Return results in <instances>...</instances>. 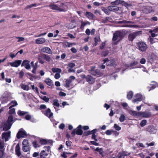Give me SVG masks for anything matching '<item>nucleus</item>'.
I'll return each mask as SVG.
<instances>
[{"label":"nucleus","mask_w":158,"mask_h":158,"mask_svg":"<svg viewBox=\"0 0 158 158\" xmlns=\"http://www.w3.org/2000/svg\"><path fill=\"white\" fill-rule=\"evenodd\" d=\"M91 131H85L83 133V136H87L88 135L91 134Z\"/></svg>","instance_id":"47"},{"label":"nucleus","mask_w":158,"mask_h":158,"mask_svg":"<svg viewBox=\"0 0 158 158\" xmlns=\"http://www.w3.org/2000/svg\"><path fill=\"white\" fill-rule=\"evenodd\" d=\"M133 96V92L132 91H130L127 93V98L129 100L131 99Z\"/></svg>","instance_id":"35"},{"label":"nucleus","mask_w":158,"mask_h":158,"mask_svg":"<svg viewBox=\"0 0 158 158\" xmlns=\"http://www.w3.org/2000/svg\"><path fill=\"white\" fill-rule=\"evenodd\" d=\"M141 32L142 31H137L130 34L128 36V40L132 41L136 36L142 33Z\"/></svg>","instance_id":"4"},{"label":"nucleus","mask_w":158,"mask_h":158,"mask_svg":"<svg viewBox=\"0 0 158 158\" xmlns=\"http://www.w3.org/2000/svg\"><path fill=\"white\" fill-rule=\"evenodd\" d=\"M151 83H154L150 84V86L147 87V89H148L149 91L155 89L157 85H158V84L154 81H152Z\"/></svg>","instance_id":"11"},{"label":"nucleus","mask_w":158,"mask_h":158,"mask_svg":"<svg viewBox=\"0 0 158 158\" xmlns=\"http://www.w3.org/2000/svg\"><path fill=\"white\" fill-rule=\"evenodd\" d=\"M90 23L87 21L83 22V21L81 22V25L80 27V28L81 29L83 30L84 28V27L86 25H90Z\"/></svg>","instance_id":"20"},{"label":"nucleus","mask_w":158,"mask_h":158,"mask_svg":"<svg viewBox=\"0 0 158 158\" xmlns=\"http://www.w3.org/2000/svg\"><path fill=\"white\" fill-rule=\"evenodd\" d=\"M41 111L43 114L49 118H51L53 115V113L51 112V110L49 108H48L45 111L42 110Z\"/></svg>","instance_id":"9"},{"label":"nucleus","mask_w":158,"mask_h":158,"mask_svg":"<svg viewBox=\"0 0 158 158\" xmlns=\"http://www.w3.org/2000/svg\"><path fill=\"white\" fill-rule=\"evenodd\" d=\"M45 40L44 38H40L37 39L35 40V42L37 44H42L45 42Z\"/></svg>","instance_id":"22"},{"label":"nucleus","mask_w":158,"mask_h":158,"mask_svg":"<svg viewBox=\"0 0 158 158\" xmlns=\"http://www.w3.org/2000/svg\"><path fill=\"white\" fill-rule=\"evenodd\" d=\"M108 9L110 11L116 12L119 10L118 7L114 5L109 6L108 7Z\"/></svg>","instance_id":"15"},{"label":"nucleus","mask_w":158,"mask_h":158,"mask_svg":"<svg viewBox=\"0 0 158 158\" xmlns=\"http://www.w3.org/2000/svg\"><path fill=\"white\" fill-rule=\"evenodd\" d=\"M152 32H154V33H157L158 32V27L152 30H150L149 31V32L150 33H152Z\"/></svg>","instance_id":"61"},{"label":"nucleus","mask_w":158,"mask_h":158,"mask_svg":"<svg viewBox=\"0 0 158 158\" xmlns=\"http://www.w3.org/2000/svg\"><path fill=\"white\" fill-rule=\"evenodd\" d=\"M121 4L123 6H124L125 7L127 8L128 6H130L131 5L130 4L127 3L124 1H122Z\"/></svg>","instance_id":"41"},{"label":"nucleus","mask_w":158,"mask_h":158,"mask_svg":"<svg viewBox=\"0 0 158 158\" xmlns=\"http://www.w3.org/2000/svg\"><path fill=\"white\" fill-rule=\"evenodd\" d=\"M46 108L47 106L46 105L44 104H41L40 106L39 109L40 110H42L43 109H45Z\"/></svg>","instance_id":"59"},{"label":"nucleus","mask_w":158,"mask_h":158,"mask_svg":"<svg viewBox=\"0 0 158 158\" xmlns=\"http://www.w3.org/2000/svg\"><path fill=\"white\" fill-rule=\"evenodd\" d=\"M138 64V62L137 61H134L131 62L130 64V66L131 67H132L135 65H136Z\"/></svg>","instance_id":"60"},{"label":"nucleus","mask_w":158,"mask_h":158,"mask_svg":"<svg viewBox=\"0 0 158 158\" xmlns=\"http://www.w3.org/2000/svg\"><path fill=\"white\" fill-rule=\"evenodd\" d=\"M121 0H116L114 2H111L110 3L112 5H118L119 4H121Z\"/></svg>","instance_id":"34"},{"label":"nucleus","mask_w":158,"mask_h":158,"mask_svg":"<svg viewBox=\"0 0 158 158\" xmlns=\"http://www.w3.org/2000/svg\"><path fill=\"white\" fill-rule=\"evenodd\" d=\"M147 123V121L146 120L143 119L140 123V125L141 127H143L146 125Z\"/></svg>","instance_id":"42"},{"label":"nucleus","mask_w":158,"mask_h":158,"mask_svg":"<svg viewBox=\"0 0 158 158\" xmlns=\"http://www.w3.org/2000/svg\"><path fill=\"white\" fill-rule=\"evenodd\" d=\"M48 7L53 10L59 11V8L58 7L56 3V4H50L48 6Z\"/></svg>","instance_id":"21"},{"label":"nucleus","mask_w":158,"mask_h":158,"mask_svg":"<svg viewBox=\"0 0 158 158\" xmlns=\"http://www.w3.org/2000/svg\"><path fill=\"white\" fill-rule=\"evenodd\" d=\"M44 82L46 83V84L49 85L51 86H52V82L51 80L49 78L46 79L45 81Z\"/></svg>","instance_id":"31"},{"label":"nucleus","mask_w":158,"mask_h":158,"mask_svg":"<svg viewBox=\"0 0 158 158\" xmlns=\"http://www.w3.org/2000/svg\"><path fill=\"white\" fill-rule=\"evenodd\" d=\"M82 126L81 125H79L76 129H74L72 132V136L74 137L76 134L78 135H81L83 134V131L82 130Z\"/></svg>","instance_id":"2"},{"label":"nucleus","mask_w":158,"mask_h":158,"mask_svg":"<svg viewBox=\"0 0 158 158\" xmlns=\"http://www.w3.org/2000/svg\"><path fill=\"white\" fill-rule=\"evenodd\" d=\"M43 59V58L42 57V55L41 56H39L38 57V60L39 62L41 64H43L44 63V61L42 60Z\"/></svg>","instance_id":"53"},{"label":"nucleus","mask_w":158,"mask_h":158,"mask_svg":"<svg viewBox=\"0 0 158 158\" xmlns=\"http://www.w3.org/2000/svg\"><path fill=\"white\" fill-rule=\"evenodd\" d=\"M98 131V130L97 129H94L93 130H92L91 134L92 135L91 136L92 139L94 140L95 141H97L98 139L96 138V135L95 133Z\"/></svg>","instance_id":"17"},{"label":"nucleus","mask_w":158,"mask_h":158,"mask_svg":"<svg viewBox=\"0 0 158 158\" xmlns=\"http://www.w3.org/2000/svg\"><path fill=\"white\" fill-rule=\"evenodd\" d=\"M105 45V42H102L100 46V48L101 49H103L104 48Z\"/></svg>","instance_id":"63"},{"label":"nucleus","mask_w":158,"mask_h":158,"mask_svg":"<svg viewBox=\"0 0 158 158\" xmlns=\"http://www.w3.org/2000/svg\"><path fill=\"white\" fill-rule=\"evenodd\" d=\"M126 34L125 31L123 30L115 31L113 34V41H115L119 39H121L125 36Z\"/></svg>","instance_id":"1"},{"label":"nucleus","mask_w":158,"mask_h":158,"mask_svg":"<svg viewBox=\"0 0 158 158\" xmlns=\"http://www.w3.org/2000/svg\"><path fill=\"white\" fill-rule=\"evenodd\" d=\"M109 53V51H103L101 53V56H102L105 57Z\"/></svg>","instance_id":"54"},{"label":"nucleus","mask_w":158,"mask_h":158,"mask_svg":"<svg viewBox=\"0 0 158 158\" xmlns=\"http://www.w3.org/2000/svg\"><path fill=\"white\" fill-rule=\"evenodd\" d=\"M22 149L23 151L27 152L30 150V145L23 146Z\"/></svg>","instance_id":"32"},{"label":"nucleus","mask_w":158,"mask_h":158,"mask_svg":"<svg viewBox=\"0 0 158 158\" xmlns=\"http://www.w3.org/2000/svg\"><path fill=\"white\" fill-rule=\"evenodd\" d=\"M43 52L47 53L50 54L52 52L51 49L48 47H45L43 48Z\"/></svg>","instance_id":"29"},{"label":"nucleus","mask_w":158,"mask_h":158,"mask_svg":"<svg viewBox=\"0 0 158 158\" xmlns=\"http://www.w3.org/2000/svg\"><path fill=\"white\" fill-rule=\"evenodd\" d=\"M146 60L144 58H141L140 61V63L141 64H143L146 63Z\"/></svg>","instance_id":"64"},{"label":"nucleus","mask_w":158,"mask_h":158,"mask_svg":"<svg viewBox=\"0 0 158 158\" xmlns=\"http://www.w3.org/2000/svg\"><path fill=\"white\" fill-rule=\"evenodd\" d=\"M114 64V61L113 60H108L107 63V65L108 66H113Z\"/></svg>","instance_id":"36"},{"label":"nucleus","mask_w":158,"mask_h":158,"mask_svg":"<svg viewBox=\"0 0 158 158\" xmlns=\"http://www.w3.org/2000/svg\"><path fill=\"white\" fill-rule=\"evenodd\" d=\"M72 82V81L70 80L67 79L65 81V87L67 88H69L70 87V84Z\"/></svg>","instance_id":"37"},{"label":"nucleus","mask_w":158,"mask_h":158,"mask_svg":"<svg viewBox=\"0 0 158 158\" xmlns=\"http://www.w3.org/2000/svg\"><path fill=\"white\" fill-rule=\"evenodd\" d=\"M71 153H68L66 152H64L62 154H61V156L62 157H63L64 158H67V156H66V154H69Z\"/></svg>","instance_id":"55"},{"label":"nucleus","mask_w":158,"mask_h":158,"mask_svg":"<svg viewBox=\"0 0 158 158\" xmlns=\"http://www.w3.org/2000/svg\"><path fill=\"white\" fill-rule=\"evenodd\" d=\"M14 121H13V116L12 115H10L9 116L6 122L7 124H12Z\"/></svg>","instance_id":"24"},{"label":"nucleus","mask_w":158,"mask_h":158,"mask_svg":"<svg viewBox=\"0 0 158 158\" xmlns=\"http://www.w3.org/2000/svg\"><path fill=\"white\" fill-rule=\"evenodd\" d=\"M125 119V117L123 114H122L121 115L119 118V121L121 122L124 121Z\"/></svg>","instance_id":"48"},{"label":"nucleus","mask_w":158,"mask_h":158,"mask_svg":"<svg viewBox=\"0 0 158 158\" xmlns=\"http://www.w3.org/2000/svg\"><path fill=\"white\" fill-rule=\"evenodd\" d=\"M127 152L123 151L121 152H119L118 154V158H124L125 156L129 155V154H127Z\"/></svg>","instance_id":"18"},{"label":"nucleus","mask_w":158,"mask_h":158,"mask_svg":"<svg viewBox=\"0 0 158 158\" xmlns=\"http://www.w3.org/2000/svg\"><path fill=\"white\" fill-rule=\"evenodd\" d=\"M27 113V112L19 110L18 112V114L20 116H23Z\"/></svg>","instance_id":"39"},{"label":"nucleus","mask_w":158,"mask_h":158,"mask_svg":"<svg viewBox=\"0 0 158 158\" xmlns=\"http://www.w3.org/2000/svg\"><path fill=\"white\" fill-rule=\"evenodd\" d=\"M48 141L46 139H42L40 140V143L41 145H45L47 144Z\"/></svg>","instance_id":"43"},{"label":"nucleus","mask_w":158,"mask_h":158,"mask_svg":"<svg viewBox=\"0 0 158 158\" xmlns=\"http://www.w3.org/2000/svg\"><path fill=\"white\" fill-rule=\"evenodd\" d=\"M21 88L25 90H28L29 89V87L28 85H25L23 84H20Z\"/></svg>","instance_id":"28"},{"label":"nucleus","mask_w":158,"mask_h":158,"mask_svg":"<svg viewBox=\"0 0 158 158\" xmlns=\"http://www.w3.org/2000/svg\"><path fill=\"white\" fill-rule=\"evenodd\" d=\"M114 127L117 131H120L121 129V127L117 125L116 124H114Z\"/></svg>","instance_id":"56"},{"label":"nucleus","mask_w":158,"mask_h":158,"mask_svg":"<svg viewBox=\"0 0 158 158\" xmlns=\"http://www.w3.org/2000/svg\"><path fill=\"white\" fill-rule=\"evenodd\" d=\"M10 131L6 132H3L2 134V139L4 138L6 141L7 140L8 138L10 136Z\"/></svg>","instance_id":"16"},{"label":"nucleus","mask_w":158,"mask_h":158,"mask_svg":"<svg viewBox=\"0 0 158 158\" xmlns=\"http://www.w3.org/2000/svg\"><path fill=\"white\" fill-rule=\"evenodd\" d=\"M20 150L19 144L18 143L16 145L15 148V154L18 157H19L21 154Z\"/></svg>","instance_id":"13"},{"label":"nucleus","mask_w":158,"mask_h":158,"mask_svg":"<svg viewBox=\"0 0 158 158\" xmlns=\"http://www.w3.org/2000/svg\"><path fill=\"white\" fill-rule=\"evenodd\" d=\"M42 57L43 59L46 61L49 62L50 61L51 58L48 55H46L45 54H43Z\"/></svg>","instance_id":"27"},{"label":"nucleus","mask_w":158,"mask_h":158,"mask_svg":"<svg viewBox=\"0 0 158 158\" xmlns=\"http://www.w3.org/2000/svg\"><path fill=\"white\" fill-rule=\"evenodd\" d=\"M151 112L147 111L140 112L139 117H142L144 118H147L150 117L151 115Z\"/></svg>","instance_id":"8"},{"label":"nucleus","mask_w":158,"mask_h":158,"mask_svg":"<svg viewBox=\"0 0 158 158\" xmlns=\"http://www.w3.org/2000/svg\"><path fill=\"white\" fill-rule=\"evenodd\" d=\"M56 3L58 7L59 8V11L60 12L65 11V7H67V5L65 3L61 1H59Z\"/></svg>","instance_id":"5"},{"label":"nucleus","mask_w":158,"mask_h":158,"mask_svg":"<svg viewBox=\"0 0 158 158\" xmlns=\"http://www.w3.org/2000/svg\"><path fill=\"white\" fill-rule=\"evenodd\" d=\"M129 113L130 114L134 117H139L140 112H137L131 110L129 111Z\"/></svg>","instance_id":"19"},{"label":"nucleus","mask_w":158,"mask_h":158,"mask_svg":"<svg viewBox=\"0 0 158 158\" xmlns=\"http://www.w3.org/2000/svg\"><path fill=\"white\" fill-rule=\"evenodd\" d=\"M52 70L53 72L54 73L56 72V73H60L62 71L61 69L59 68H52Z\"/></svg>","instance_id":"30"},{"label":"nucleus","mask_w":158,"mask_h":158,"mask_svg":"<svg viewBox=\"0 0 158 158\" xmlns=\"http://www.w3.org/2000/svg\"><path fill=\"white\" fill-rule=\"evenodd\" d=\"M40 5V4H38V5H37V4L36 3H34L33 4H31V5H27L26 6V8L27 9H29V8H32V7L36 6L37 5Z\"/></svg>","instance_id":"51"},{"label":"nucleus","mask_w":158,"mask_h":158,"mask_svg":"<svg viewBox=\"0 0 158 158\" xmlns=\"http://www.w3.org/2000/svg\"><path fill=\"white\" fill-rule=\"evenodd\" d=\"M37 65H35V64L34 65L32 66V67L33 68V69L31 71V72L34 74H36V69L37 68Z\"/></svg>","instance_id":"52"},{"label":"nucleus","mask_w":158,"mask_h":158,"mask_svg":"<svg viewBox=\"0 0 158 158\" xmlns=\"http://www.w3.org/2000/svg\"><path fill=\"white\" fill-rule=\"evenodd\" d=\"M23 146L30 145L27 139H24L22 142Z\"/></svg>","instance_id":"45"},{"label":"nucleus","mask_w":158,"mask_h":158,"mask_svg":"<svg viewBox=\"0 0 158 158\" xmlns=\"http://www.w3.org/2000/svg\"><path fill=\"white\" fill-rule=\"evenodd\" d=\"M86 81L89 84H92L95 81L94 78L91 75H88L86 76Z\"/></svg>","instance_id":"14"},{"label":"nucleus","mask_w":158,"mask_h":158,"mask_svg":"<svg viewBox=\"0 0 158 158\" xmlns=\"http://www.w3.org/2000/svg\"><path fill=\"white\" fill-rule=\"evenodd\" d=\"M137 47L138 49L141 52H145L148 46L145 43L143 42H139L137 44Z\"/></svg>","instance_id":"3"},{"label":"nucleus","mask_w":158,"mask_h":158,"mask_svg":"<svg viewBox=\"0 0 158 158\" xmlns=\"http://www.w3.org/2000/svg\"><path fill=\"white\" fill-rule=\"evenodd\" d=\"M12 125V124H7V123H5L3 126V130L6 131L10 129Z\"/></svg>","instance_id":"25"},{"label":"nucleus","mask_w":158,"mask_h":158,"mask_svg":"<svg viewBox=\"0 0 158 158\" xmlns=\"http://www.w3.org/2000/svg\"><path fill=\"white\" fill-rule=\"evenodd\" d=\"M102 10L107 15H109L110 14V12L109 11L110 10L108 9H107L105 7H104L102 9Z\"/></svg>","instance_id":"50"},{"label":"nucleus","mask_w":158,"mask_h":158,"mask_svg":"<svg viewBox=\"0 0 158 158\" xmlns=\"http://www.w3.org/2000/svg\"><path fill=\"white\" fill-rule=\"evenodd\" d=\"M39 86L41 89H43L44 88V85L41 82L39 83Z\"/></svg>","instance_id":"62"},{"label":"nucleus","mask_w":158,"mask_h":158,"mask_svg":"<svg viewBox=\"0 0 158 158\" xmlns=\"http://www.w3.org/2000/svg\"><path fill=\"white\" fill-rule=\"evenodd\" d=\"M21 60H17L13 62H10L9 63L11 66L17 67L21 64Z\"/></svg>","instance_id":"10"},{"label":"nucleus","mask_w":158,"mask_h":158,"mask_svg":"<svg viewBox=\"0 0 158 158\" xmlns=\"http://www.w3.org/2000/svg\"><path fill=\"white\" fill-rule=\"evenodd\" d=\"M10 104L12 105L9 107V109H10L13 107L16 106L18 104V103L15 100H13L11 101L8 104V105Z\"/></svg>","instance_id":"26"},{"label":"nucleus","mask_w":158,"mask_h":158,"mask_svg":"<svg viewBox=\"0 0 158 158\" xmlns=\"http://www.w3.org/2000/svg\"><path fill=\"white\" fill-rule=\"evenodd\" d=\"M101 41L100 36H99L98 38L95 37L94 38V42L95 43L94 44V46H96L98 44V42H99Z\"/></svg>","instance_id":"38"},{"label":"nucleus","mask_w":158,"mask_h":158,"mask_svg":"<svg viewBox=\"0 0 158 158\" xmlns=\"http://www.w3.org/2000/svg\"><path fill=\"white\" fill-rule=\"evenodd\" d=\"M27 136L26 132L23 129H21L17 133L16 135V137L18 139L22 138H24Z\"/></svg>","instance_id":"6"},{"label":"nucleus","mask_w":158,"mask_h":158,"mask_svg":"<svg viewBox=\"0 0 158 158\" xmlns=\"http://www.w3.org/2000/svg\"><path fill=\"white\" fill-rule=\"evenodd\" d=\"M85 15L89 19H93L94 15L91 12H86Z\"/></svg>","instance_id":"23"},{"label":"nucleus","mask_w":158,"mask_h":158,"mask_svg":"<svg viewBox=\"0 0 158 158\" xmlns=\"http://www.w3.org/2000/svg\"><path fill=\"white\" fill-rule=\"evenodd\" d=\"M10 110L9 111V114H14L15 113V108H11L9 109Z\"/></svg>","instance_id":"57"},{"label":"nucleus","mask_w":158,"mask_h":158,"mask_svg":"<svg viewBox=\"0 0 158 158\" xmlns=\"http://www.w3.org/2000/svg\"><path fill=\"white\" fill-rule=\"evenodd\" d=\"M119 24L122 23H134L132 21H128L127 20H123L122 21H119L118 23Z\"/></svg>","instance_id":"40"},{"label":"nucleus","mask_w":158,"mask_h":158,"mask_svg":"<svg viewBox=\"0 0 158 158\" xmlns=\"http://www.w3.org/2000/svg\"><path fill=\"white\" fill-rule=\"evenodd\" d=\"M32 145L33 147H34L35 148H36L37 147H40V146L37 143V141L36 140H35L32 143Z\"/></svg>","instance_id":"46"},{"label":"nucleus","mask_w":158,"mask_h":158,"mask_svg":"<svg viewBox=\"0 0 158 158\" xmlns=\"http://www.w3.org/2000/svg\"><path fill=\"white\" fill-rule=\"evenodd\" d=\"M95 151L99 152L100 154L102 155V156H103V151L102 148H99L98 147L95 150Z\"/></svg>","instance_id":"33"},{"label":"nucleus","mask_w":158,"mask_h":158,"mask_svg":"<svg viewBox=\"0 0 158 158\" xmlns=\"http://www.w3.org/2000/svg\"><path fill=\"white\" fill-rule=\"evenodd\" d=\"M53 105L54 106H56L57 107H59L60 104L58 102V101L57 99H55L53 101Z\"/></svg>","instance_id":"44"},{"label":"nucleus","mask_w":158,"mask_h":158,"mask_svg":"<svg viewBox=\"0 0 158 158\" xmlns=\"http://www.w3.org/2000/svg\"><path fill=\"white\" fill-rule=\"evenodd\" d=\"M142 96L139 94H137L135 96V99L132 100L133 103H135L137 101L140 102L142 100Z\"/></svg>","instance_id":"12"},{"label":"nucleus","mask_w":158,"mask_h":158,"mask_svg":"<svg viewBox=\"0 0 158 158\" xmlns=\"http://www.w3.org/2000/svg\"><path fill=\"white\" fill-rule=\"evenodd\" d=\"M50 148L49 146H45L44 147V148L45 149V151H46L48 153H49L50 149Z\"/></svg>","instance_id":"58"},{"label":"nucleus","mask_w":158,"mask_h":158,"mask_svg":"<svg viewBox=\"0 0 158 158\" xmlns=\"http://www.w3.org/2000/svg\"><path fill=\"white\" fill-rule=\"evenodd\" d=\"M30 62L29 60H24L22 63L21 66H24L25 68L27 70L30 69L31 66Z\"/></svg>","instance_id":"7"},{"label":"nucleus","mask_w":158,"mask_h":158,"mask_svg":"<svg viewBox=\"0 0 158 158\" xmlns=\"http://www.w3.org/2000/svg\"><path fill=\"white\" fill-rule=\"evenodd\" d=\"M123 27H138L136 25L131 24H125Z\"/></svg>","instance_id":"49"}]
</instances>
